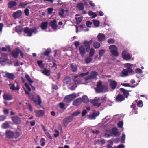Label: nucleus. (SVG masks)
<instances>
[{"label": "nucleus", "mask_w": 148, "mask_h": 148, "mask_svg": "<svg viewBox=\"0 0 148 148\" xmlns=\"http://www.w3.org/2000/svg\"><path fill=\"white\" fill-rule=\"evenodd\" d=\"M24 13L26 16H28L29 14V10L27 8H25L24 10Z\"/></svg>", "instance_id": "62"}, {"label": "nucleus", "mask_w": 148, "mask_h": 148, "mask_svg": "<svg viewBox=\"0 0 148 148\" xmlns=\"http://www.w3.org/2000/svg\"><path fill=\"white\" fill-rule=\"evenodd\" d=\"M82 99V101L85 103H87L88 102V99L87 96L85 95H83Z\"/></svg>", "instance_id": "36"}, {"label": "nucleus", "mask_w": 148, "mask_h": 148, "mask_svg": "<svg viewBox=\"0 0 148 148\" xmlns=\"http://www.w3.org/2000/svg\"><path fill=\"white\" fill-rule=\"evenodd\" d=\"M21 14L22 12L21 11L18 10L14 13L13 16L15 18H17L21 16Z\"/></svg>", "instance_id": "20"}, {"label": "nucleus", "mask_w": 148, "mask_h": 148, "mask_svg": "<svg viewBox=\"0 0 148 148\" xmlns=\"http://www.w3.org/2000/svg\"><path fill=\"white\" fill-rule=\"evenodd\" d=\"M99 97H96L95 98L91 101V103L93 104L94 106L99 107L101 105V103L98 102Z\"/></svg>", "instance_id": "9"}, {"label": "nucleus", "mask_w": 148, "mask_h": 148, "mask_svg": "<svg viewBox=\"0 0 148 148\" xmlns=\"http://www.w3.org/2000/svg\"><path fill=\"white\" fill-rule=\"evenodd\" d=\"M71 98L72 100H73V99L76 97V94L75 93H73L72 94L68 95Z\"/></svg>", "instance_id": "53"}, {"label": "nucleus", "mask_w": 148, "mask_h": 148, "mask_svg": "<svg viewBox=\"0 0 148 148\" xmlns=\"http://www.w3.org/2000/svg\"><path fill=\"white\" fill-rule=\"evenodd\" d=\"M22 30V27L20 26H17L16 27V31L18 34L21 32Z\"/></svg>", "instance_id": "47"}, {"label": "nucleus", "mask_w": 148, "mask_h": 148, "mask_svg": "<svg viewBox=\"0 0 148 148\" xmlns=\"http://www.w3.org/2000/svg\"><path fill=\"white\" fill-rule=\"evenodd\" d=\"M45 134L50 139H52V137L50 135V134L48 132H45Z\"/></svg>", "instance_id": "60"}, {"label": "nucleus", "mask_w": 148, "mask_h": 148, "mask_svg": "<svg viewBox=\"0 0 148 148\" xmlns=\"http://www.w3.org/2000/svg\"><path fill=\"white\" fill-rule=\"evenodd\" d=\"M92 22L90 21H87L86 22V25L87 26L89 27H90L91 26V25H92Z\"/></svg>", "instance_id": "61"}, {"label": "nucleus", "mask_w": 148, "mask_h": 148, "mask_svg": "<svg viewBox=\"0 0 148 148\" xmlns=\"http://www.w3.org/2000/svg\"><path fill=\"white\" fill-rule=\"evenodd\" d=\"M20 134L19 132H14V137L15 138H16L18 137Z\"/></svg>", "instance_id": "63"}, {"label": "nucleus", "mask_w": 148, "mask_h": 148, "mask_svg": "<svg viewBox=\"0 0 148 148\" xmlns=\"http://www.w3.org/2000/svg\"><path fill=\"white\" fill-rule=\"evenodd\" d=\"M98 75V73L97 72L95 71H93L91 73L88 77L85 78V80L87 82H90L92 79H96Z\"/></svg>", "instance_id": "4"}, {"label": "nucleus", "mask_w": 148, "mask_h": 148, "mask_svg": "<svg viewBox=\"0 0 148 148\" xmlns=\"http://www.w3.org/2000/svg\"><path fill=\"white\" fill-rule=\"evenodd\" d=\"M137 103V106L139 107H142L143 106V103L141 100H139L138 102H137V100H135L134 101L132 105L131 106V108H134L136 106V103Z\"/></svg>", "instance_id": "13"}, {"label": "nucleus", "mask_w": 148, "mask_h": 148, "mask_svg": "<svg viewBox=\"0 0 148 148\" xmlns=\"http://www.w3.org/2000/svg\"><path fill=\"white\" fill-rule=\"evenodd\" d=\"M79 51L80 54L82 56H83L85 53V50L84 46L82 45H81L79 48Z\"/></svg>", "instance_id": "24"}, {"label": "nucleus", "mask_w": 148, "mask_h": 148, "mask_svg": "<svg viewBox=\"0 0 148 148\" xmlns=\"http://www.w3.org/2000/svg\"><path fill=\"white\" fill-rule=\"evenodd\" d=\"M72 100V99L68 95L66 96L64 99V101L67 103H69Z\"/></svg>", "instance_id": "38"}, {"label": "nucleus", "mask_w": 148, "mask_h": 148, "mask_svg": "<svg viewBox=\"0 0 148 148\" xmlns=\"http://www.w3.org/2000/svg\"><path fill=\"white\" fill-rule=\"evenodd\" d=\"M112 132L113 134L116 136H119L120 134V133L118 132V130L116 128H113Z\"/></svg>", "instance_id": "27"}, {"label": "nucleus", "mask_w": 148, "mask_h": 148, "mask_svg": "<svg viewBox=\"0 0 148 148\" xmlns=\"http://www.w3.org/2000/svg\"><path fill=\"white\" fill-rule=\"evenodd\" d=\"M35 112L36 116L41 117L44 114V112L43 110H40L39 111L35 110Z\"/></svg>", "instance_id": "21"}, {"label": "nucleus", "mask_w": 148, "mask_h": 148, "mask_svg": "<svg viewBox=\"0 0 148 148\" xmlns=\"http://www.w3.org/2000/svg\"><path fill=\"white\" fill-rule=\"evenodd\" d=\"M93 22L94 25L96 27H98L99 26V22L97 20H93Z\"/></svg>", "instance_id": "46"}, {"label": "nucleus", "mask_w": 148, "mask_h": 148, "mask_svg": "<svg viewBox=\"0 0 148 148\" xmlns=\"http://www.w3.org/2000/svg\"><path fill=\"white\" fill-rule=\"evenodd\" d=\"M37 96L38 99V100H37L34 97L32 98V100L36 103V105L38 104L40 105L42 103L41 98L39 95H37Z\"/></svg>", "instance_id": "16"}, {"label": "nucleus", "mask_w": 148, "mask_h": 148, "mask_svg": "<svg viewBox=\"0 0 148 148\" xmlns=\"http://www.w3.org/2000/svg\"><path fill=\"white\" fill-rule=\"evenodd\" d=\"M6 75L9 79L12 80L14 79V76L13 74L7 72L6 73Z\"/></svg>", "instance_id": "34"}, {"label": "nucleus", "mask_w": 148, "mask_h": 148, "mask_svg": "<svg viewBox=\"0 0 148 148\" xmlns=\"http://www.w3.org/2000/svg\"><path fill=\"white\" fill-rule=\"evenodd\" d=\"M65 10L63 9H61L59 10V15L62 17H64V13Z\"/></svg>", "instance_id": "44"}, {"label": "nucleus", "mask_w": 148, "mask_h": 148, "mask_svg": "<svg viewBox=\"0 0 148 148\" xmlns=\"http://www.w3.org/2000/svg\"><path fill=\"white\" fill-rule=\"evenodd\" d=\"M27 4L26 2H21L20 3V5L21 8H25Z\"/></svg>", "instance_id": "54"}, {"label": "nucleus", "mask_w": 148, "mask_h": 148, "mask_svg": "<svg viewBox=\"0 0 148 148\" xmlns=\"http://www.w3.org/2000/svg\"><path fill=\"white\" fill-rule=\"evenodd\" d=\"M95 52V50L93 48L91 49L89 53V55L90 57H92L93 56Z\"/></svg>", "instance_id": "50"}, {"label": "nucleus", "mask_w": 148, "mask_h": 148, "mask_svg": "<svg viewBox=\"0 0 148 148\" xmlns=\"http://www.w3.org/2000/svg\"><path fill=\"white\" fill-rule=\"evenodd\" d=\"M64 82L65 84L69 85L71 84V79L70 78L65 79L64 80Z\"/></svg>", "instance_id": "52"}, {"label": "nucleus", "mask_w": 148, "mask_h": 148, "mask_svg": "<svg viewBox=\"0 0 148 148\" xmlns=\"http://www.w3.org/2000/svg\"><path fill=\"white\" fill-rule=\"evenodd\" d=\"M89 74L88 72H87L85 73H82L79 76H76L74 77V81L76 84H81V81L82 80V77L85 75H87Z\"/></svg>", "instance_id": "3"}, {"label": "nucleus", "mask_w": 148, "mask_h": 148, "mask_svg": "<svg viewBox=\"0 0 148 148\" xmlns=\"http://www.w3.org/2000/svg\"><path fill=\"white\" fill-rule=\"evenodd\" d=\"M135 71L136 73L138 74H141L142 72V70L139 68H137L136 69Z\"/></svg>", "instance_id": "59"}, {"label": "nucleus", "mask_w": 148, "mask_h": 148, "mask_svg": "<svg viewBox=\"0 0 148 148\" xmlns=\"http://www.w3.org/2000/svg\"><path fill=\"white\" fill-rule=\"evenodd\" d=\"M10 88L11 90H18L20 89V86L18 83H16V86L15 87V85L14 84H10L9 85Z\"/></svg>", "instance_id": "11"}, {"label": "nucleus", "mask_w": 148, "mask_h": 148, "mask_svg": "<svg viewBox=\"0 0 148 148\" xmlns=\"http://www.w3.org/2000/svg\"><path fill=\"white\" fill-rule=\"evenodd\" d=\"M6 136L8 138H12L14 137V132L10 130H7L6 132Z\"/></svg>", "instance_id": "15"}, {"label": "nucleus", "mask_w": 148, "mask_h": 148, "mask_svg": "<svg viewBox=\"0 0 148 148\" xmlns=\"http://www.w3.org/2000/svg\"><path fill=\"white\" fill-rule=\"evenodd\" d=\"M111 54L115 56H117L119 55L118 49L115 45H110L109 47Z\"/></svg>", "instance_id": "5"}, {"label": "nucleus", "mask_w": 148, "mask_h": 148, "mask_svg": "<svg viewBox=\"0 0 148 148\" xmlns=\"http://www.w3.org/2000/svg\"><path fill=\"white\" fill-rule=\"evenodd\" d=\"M82 101V99L81 98H78L73 102V104L74 106H77L81 104Z\"/></svg>", "instance_id": "23"}, {"label": "nucleus", "mask_w": 148, "mask_h": 148, "mask_svg": "<svg viewBox=\"0 0 148 148\" xmlns=\"http://www.w3.org/2000/svg\"><path fill=\"white\" fill-rule=\"evenodd\" d=\"M37 63L40 68H42L44 67V65L43 64L42 61L38 60L37 62Z\"/></svg>", "instance_id": "43"}, {"label": "nucleus", "mask_w": 148, "mask_h": 148, "mask_svg": "<svg viewBox=\"0 0 148 148\" xmlns=\"http://www.w3.org/2000/svg\"><path fill=\"white\" fill-rule=\"evenodd\" d=\"M99 114V112L94 113L93 114L89 116V119H94Z\"/></svg>", "instance_id": "28"}, {"label": "nucleus", "mask_w": 148, "mask_h": 148, "mask_svg": "<svg viewBox=\"0 0 148 148\" xmlns=\"http://www.w3.org/2000/svg\"><path fill=\"white\" fill-rule=\"evenodd\" d=\"M125 66L127 68V70L124 69L123 70L120 76L122 77H125L128 75V73H132L133 72V70L132 69V68L133 66V64L127 63L124 64Z\"/></svg>", "instance_id": "1"}, {"label": "nucleus", "mask_w": 148, "mask_h": 148, "mask_svg": "<svg viewBox=\"0 0 148 148\" xmlns=\"http://www.w3.org/2000/svg\"><path fill=\"white\" fill-rule=\"evenodd\" d=\"M95 90L97 93H105L108 91V89L107 86L102 85V82L99 81L97 83Z\"/></svg>", "instance_id": "2"}, {"label": "nucleus", "mask_w": 148, "mask_h": 148, "mask_svg": "<svg viewBox=\"0 0 148 148\" xmlns=\"http://www.w3.org/2000/svg\"><path fill=\"white\" fill-rule=\"evenodd\" d=\"M42 73L44 74L47 76H49L50 75V71L48 70H44L42 72Z\"/></svg>", "instance_id": "39"}, {"label": "nucleus", "mask_w": 148, "mask_h": 148, "mask_svg": "<svg viewBox=\"0 0 148 148\" xmlns=\"http://www.w3.org/2000/svg\"><path fill=\"white\" fill-rule=\"evenodd\" d=\"M93 46L96 49L99 48L100 46V45L99 42H95L93 43Z\"/></svg>", "instance_id": "42"}, {"label": "nucleus", "mask_w": 148, "mask_h": 148, "mask_svg": "<svg viewBox=\"0 0 148 148\" xmlns=\"http://www.w3.org/2000/svg\"><path fill=\"white\" fill-rule=\"evenodd\" d=\"M10 127L9 124L8 122H5L3 123L2 125V127L3 129L9 128Z\"/></svg>", "instance_id": "37"}, {"label": "nucleus", "mask_w": 148, "mask_h": 148, "mask_svg": "<svg viewBox=\"0 0 148 148\" xmlns=\"http://www.w3.org/2000/svg\"><path fill=\"white\" fill-rule=\"evenodd\" d=\"M25 77L27 81L30 84H32L34 82V81L31 79V77L29 75L27 74H25Z\"/></svg>", "instance_id": "33"}, {"label": "nucleus", "mask_w": 148, "mask_h": 148, "mask_svg": "<svg viewBox=\"0 0 148 148\" xmlns=\"http://www.w3.org/2000/svg\"><path fill=\"white\" fill-rule=\"evenodd\" d=\"M32 34L33 33L34 34H36L38 32V31L36 28H31Z\"/></svg>", "instance_id": "57"}, {"label": "nucleus", "mask_w": 148, "mask_h": 148, "mask_svg": "<svg viewBox=\"0 0 148 148\" xmlns=\"http://www.w3.org/2000/svg\"><path fill=\"white\" fill-rule=\"evenodd\" d=\"M12 120L13 123L15 124H20L21 123V120L20 118L17 116L12 117Z\"/></svg>", "instance_id": "14"}, {"label": "nucleus", "mask_w": 148, "mask_h": 148, "mask_svg": "<svg viewBox=\"0 0 148 148\" xmlns=\"http://www.w3.org/2000/svg\"><path fill=\"white\" fill-rule=\"evenodd\" d=\"M120 89L123 93L125 97H127L129 94L127 91H126V90H125L123 88H121Z\"/></svg>", "instance_id": "35"}, {"label": "nucleus", "mask_w": 148, "mask_h": 148, "mask_svg": "<svg viewBox=\"0 0 148 148\" xmlns=\"http://www.w3.org/2000/svg\"><path fill=\"white\" fill-rule=\"evenodd\" d=\"M73 118V116H71L64 119L63 121L62 125L64 127L66 126L69 122L72 121Z\"/></svg>", "instance_id": "8"}, {"label": "nucleus", "mask_w": 148, "mask_h": 148, "mask_svg": "<svg viewBox=\"0 0 148 148\" xmlns=\"http://www.w3.org/2000/svg\"><path fill=\"white\" fill-rule=\"evenodd\" d=\"M57 21L56 20L54 19L49 23V25L54 30H56L57 28Z\"/></svg>", "instance_id": "10"}, {"label": "nucleus", "mask_w": 148, "mask_h": 148, "mask_svg": "<svg viewBox=\"0 0 148 148\" xmlns=\"http://www.w3.org/2000/svg\"><path fill=\"white\" fill-rule=\"evenodd\" d=\"M3 97L5 100H10L12 99V96L9 93H5L3 95Z\"/></svg>", "instance_id": "18"}, {"label": "nucleus", "mask_w": 148, "mask_h": 148, "mask_svg": "<svg viewBox=\"0 0 148 148\" xmlns=\"http://www.w3.org/2000/svg\"><path fill=\"white\" fill-rule=\"evenodd\" d=\"M125 135L123 133L121 137V142L122 143H124L125 142Z\"/></svg>", "instance_id": "56"}, {"label": "nucleus", "mask_w": 148, "mask_h": 148, "mask_svg": "<svg viewBox=\"0 0 148 148\" xmlns=\"http://www.w3.org/2000/svg\"><path fill=\"white\" fill-rule=\"evenodd\" d=\"M71 67L72 71L76 72L77 70V66L76 64H72L71 65Z\"/></svg>", "instance_id": "30"}, {"label": "nucleus", "mask_w": 148, "mask_h": 148, "mask_svg": "<svg viewBox=\"0 0 148 148\" xmlns=\"http://www.w3.org/2000/svg\"><path fill=\"white\" fill-rule=\"evenodd\" d=\"M98 40L99 41H104L106 39L105 35L102 33H99L97 36Z\"/></svg>", "instance_id": "17"}, {"label": "nucleus", "mask_w": 148, "mask_h": 148, "mask_svg": "<svg viewBox=\"0 0 148 148\" xmlns=\"http://www.w3.org/2000/svg\"><path fill=\"white\" fill-rule=\"evenodd\" d=\"M82 16L80 17H76V22L77 24H79L81 22L82 20Z\"/></svg>", "instance_id": "51"}, {"label": "nucleus", "mask_w": 148, "mask_h": 148, "mask_svg": "<svg viewBox=\"0 0 148 148\" xmlns=\"http://www.w3.org/2000/svg\"><path fill=\"white\" fill-rule=\"evenodd\" d=\"M112 133L111 131L110 130H108L106 131L105 133L104 136L105 137L108 138L112 136Z\"/></svg>", "instance_id": "32"}, {"label": "nucleus", "mask_w": 148, "mask_h": 148, "mask_svg": "<svg viewBox=\"0 0 148 148\" xmlns=\"http://www.w3.org/2000/svg\"><path fill=\"white\" fill-rule=\"evenodd\" d=\"M31 85H29L27 83H25V86L26 87L27 89L29 91H30L31 90V89L30 87Z\"/></svg>", "instance_id": "49"}, {"label": "nucleus", "mask_w": 148, "mask_h": 148, "mask_svg": "<svg viewBox=\"0 0 148 148\" xmlns=\"http://www.w3.org/2000/svg\"><path fill=\"white\" fill-rule=\"evenodd\" d=\"M54 131L55 132V133L54 134V137L56 138L58 137L60 134L59 132L56 130H55Z\"/></svg>", "instance_id": "55"}, {"label": "nucleus", "mask_w": 148, "mask_h": 148, "mask_svg": "<svg viewBox=\"0 0 148 148\" xmlns=\"http://www.w3.org/2000/svg\"><path fill=\"white\" fill-rule=\"evenodd\" d=\"M91 57H89L86 58L85 59V62L87 64L89 63L92 60Z\"/></svg>", "instance_id": "41"}, {"label": "nucleus", "mask_w": 148, "mask_h": 148, "mask_svg": "<svg viewBox=\"0 0 148 148\" xmlns=\"http://www.w3.org/2000/svg\"><path fill=\"white\" fill-rule=\"evenodd\" d=\"M109 81L110 87L112 89H114L117 84V82L115 81H112L111 80H109Z\"/></svg>", "instance_id": "12"}, {"label": "nucleus", "mask_w": 148, "mask_h": 148, "mask_svg": "<svg viewBox=\"0 0 148 148\" xmlns=\"http://www.w3.org/2000/svg\"><path fill=\"white\" fill-rule=\"evenodd\" d=\"M48 22H42L41 25V27L42 29H45L47 28Z\"/></svg>", "instance_id": "29"}, {"label": "nucleus", "mask_w": 148, "mask_h": 148, "mask_svg": "<svg viewBox=\"0 0 148 148\" xmlns=\"http://www.w3.org/2000/svg\"><path fill=\"white\" fill-rule=\"evenodd\" d=\"M92 42V40H90L89 41L87 40H85L84 43V44L85 47L86 48V50L87 49H89L90 48V45Z\"/></svg>", "instance_id": "22"}, {"label": "nucleus", "mask_w": 148, "mask_h": 148, "mask_svg": "<svg viewBox=\"0 0 148 148\" xmlns=\"http://www.w3.org/2000/svg\"><path fill=\"white\" fill-rule=\"evenodd\" d=\"M17 5L16 3L13 1H10L8 4V8H11L14 6H16Z\"/></svg>", "instance_id": "25"}, {"label": "nucleus", "mask_w": 148, "mask_h": 148, "mask_svg": "<svg viewBox=\"0 0 148 148\" xmlns=\"http://www.w3.org/2000/svg\"><path fill=\"white\" fill-rule=\"evenodd\" d=\"M122 56L123 58L126 60H129L132 58L131 56L126 50H124L122 53Z\"/></svg>", "instance_id": "7"}, {"label": "nucleus", "mask_w": 148, "mask_h": 148, "mask_svg": "<svg viewBox=\"0 0 148 148\" xmlns=\"http://www.w3.org/2000/svg\"><path fill=\"white\" fill-rule=\"evenodd\" d=\"M45 139L43 138H41L40 140V142L41 143V145L42 147L44 146L45 145Z\"/></svg>", "instance_id": "45"}, {"label": "nucleus", "mask_w": 148, "mask_h": 148, "mask_svg": "<svg viewBox=\"0 0 148 148\" xmlns=\"http://www.w3.org/2000/svg\"><path fill=\"white\" fill-rule=\"evenodd\" d=\"M83 5V4L82 3H80L78 4L77 5V7L78 10H83L84 9Z\"/></svg>", "instance_id": "40"}, {"label": "nucleus", "mask_w": 148, "mask_h": 148, "mask_svg": "<svg viewBox=\"0 0 148 148\" xmlns=\"http://www.w3.org/2000/svg\"><path fill=\"white\" fill-rule=\"evenodd\" d=\"M105 52V51L104 50L102 49L100 50L99 51V55L101 57L104 54Z\"/></svg>", "instance_id": "58"}, {"label": "nucleus", "mask_w": 148, "mask_h": 148, "mask_svg": "<svg viewBox=\"0 0 148 148\" xmlns=\"http://www.w3.org/2000/svg\"><path fill=\"white\" fill-rule=\"evenodd\" d=\"M25 33L27 34V36H31L32 35L31 28L30 29L28 27L25 28L24 29Z\"/></svg>", "instance_id": "19"}, {"label": "nucleus", "mask_w": 148, "mask_h": 148, "mask_svg": "<svg viewBox=\"0 0 148 148\" xmlns=\"http://www.w3.org/2000/svg\"><path fill=\"white\" fill-rule=\"evenodd\" d=\"M8 58L6 54H3L0 58V63L2 65H4L8 62Z\"/></svg>", "instance_id": "6"}, {"label": "nucleus", "mask_w": 148, "mask_h": 148, "mask_svg": "<svg viewBox=\"0 0 148 148\" xmlns=\"http://www.w3.org/2000/svg\"><path fill=\"white\" fill-rule=\"evenodd\" d=\"M51 52V49L50 48L48 49L43 53L45 56H48Z\"/></svg>", "instance_id": "48"}, {"label": "nucleus", "mask_w": 148, "mask_h": 148, "mask_svg": "<svg viewBox=\"0 0 148 148\" xmlns=\"http://www.w3.org/2000/svg\"><path fill=\"white\" fill-rule=\"evenodd\" d=\"M116 99L118 102H121L124 100V97L123 95L120 94L116 97Z\"/></svg>", "instance_id": "26"}, {"label": "nucleus", "mask_w": 148, "mask_h": 148, "mask_svg": "<svg viewBox=\"0 0 148 148\" xmlns=\"http://www.w3.org/2000/svg\"><path fill=\"white\" fill-rule=\"evenodd\" d=\"M113 145V143L112 141H110V144H108L107 146L108 148H116V147L115 146L114 147H112V145Z\"/></svg>", "instance_id": "64"}, {"label": "nucleus", "mask_w": 148, "mask_h": 148, "mask_svg": "<svg viewBox=\"0 0 148 148\" xmlns=\"http://www.w3.org/2000/svg\"><path fill=\"white\" fill-rule=\"evenodd\" d=\"M18 49H19L18 48H16V50L15 51H13L12 52V55L14 57L16 58L18 56V55L19 54L18 51H17Z\"/></svg>", "instance_id": "31"}]
</instances>
